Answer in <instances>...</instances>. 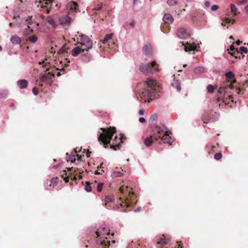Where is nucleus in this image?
Instances as JSON below:
<instances>
[{"instance_id":"42","label":"nucleus","mask_w":248,"mask_h":248,"mask_svg":"<svg viewBox=\"0 0 248 248\" xmlns=\"http://www.w3.org/2000/svg\"><path fill=\"white\" fill-rule=\"evenodd\" d=\"M177 3L176 0H168L167 3L170 6H173Z\"/></svg>"},{"instance_id":"33","label":"nucleus","mask_w":248,"mask_h":248,"mask_svg":"<svg viewBox=\"0 0 248 248\" xmlns=\"http://www.w3.org/2000/svg\"><path fill=\"white\" fill-rule=\"evenodd\" d=\"M161 30L164 33H168L170 31V27L165 24H162L161 25Z\"/></svg>"},{"instance_id":"61","label":"nucleus","mask_w":248,"mask_h":248,"mask_svg":"<svg viewBox=\"0 0 248 248\" xmlns=\"http://www.w3.org/2000/svg\"><path fill=\"white\" fill-rule=\"evenodd\" d=\"M77 177H76L75 175H74V176H73V178H71V179H72V180H77Z\"/></svg>"},{"instance_id":"59","label":"nucleus","mask_w":248,"mask_h":248,"mask_svg":"<svg viewBox=\"0 0 248 248\" xmlns=\"http://www.w3.org/2000/svg\"><path fill=\"white\" fill-rule=\"evenodd\" d=\"M235 43L237 45H240L242 43V42L239 40H237L236 41Z\"/></svg>"},{"instance_id":"60","label":"nucleus","mask_w":248,"mask_h":248,"mask_svg":"<svg viewBox=\"0 0 248 248\" xmlns=\"http://www.w3.org/2000/svg\"><path fill=\"white\" fill-rule=\"evenodd\" d=\"M234 47L233 46H230V49H231V50H232H232H234Z\"/></svg>"},{"instance_id":"4","label":"nucleus","mask_w":248,"mask_h":248,"mask_svg":"<svg viewBox=\"0 0 248 248\" xmlns=\"http://www.w3.org/2000/svg\"><path fill=\"white\" fill-rule=\"evenodd\" d=\"M115 132V127H109L108 129L100 128L98 133V140L103 143L105 148H107Z\"/></svg>"},{"instance_id":"63","label":"nucleus","mask_w":248,"mask_h":248,"mask_svg":"<svg viewBox=\"0 0 248 248\" xmlns=\"http://www.w3.org/2000/svg\"><path fill=\"white\" fill-rule=\"evenodd\" d=\"M72 168H67V170L68 171H70L71 170H72Z\"/></svg>"},{"instance_id":"20","label":"nucleus","mask_w":248,"mask_h":248,"mask_svg":"<svg viewBox=\"0 0 248 248\" xmlns=\"http://www.w3.org/2000/svg\"><path fill=\"white\" fill-rule=\"evenodd\" d=\"M215 115L216 116H217V118L215 119L214 118H211L210 117L207 115L205 114L202 117V121L204 123L207 124L210 119H211L213 121H217L218 117H219V114L217 112H215Z\"/></svg>"},{"instance_id":"17","label":"nucleus","mask_w":248,"mask_h":248,"mask_svg":"<svg viewBox=\"0 0 248 248\" xmlns=\"http://www.w3.org/2000/svg\"><path fill=\"white\" fill-rule=\"evenodd\" d=\"M122 140L121 137L118 138L117 136H115L112 144L110 145V148L116 150V147L119 148L120 145L119 141L121 140L122 142Z\"/></svg>"},{"instance_id":"41","label":"nucleus","mask_w":248,"mask_h":248,"mask_svg":"<svg viewBox=\"0 0 248 248\" xmlns=\"http://www.w3.org/2000/svg\"><path fill=\"white\" fill-rule=\"evenodd\" d=\"M103 184L102 183H100L98 184L97 186V190L98 192H100L103 189Z\"/></svg>"},{"instance_id":"6","label":"nucleus","mask_w":248,"mask_h":248,"mask_svg":"<svg viewBox=\"0 0 248 248\" xmlns=\"http://www.w3.org/2000/svg\"><path fill=\"white\" fill-rule=\"evenodd\" d=\"M153 69H154L156 71H159L160 70L159 68V65L156 64V62L155 61L142 64L140 67V71L145 74H152Z\"/></svg>"},{"instance_id":"3","label":"nucleus","mask_w":248,"mask_h":248,"mask_svg":"<svg viewBox=\"0 0 248 248\" xmlns=\"http://www.w3.org/2000/svg\"><path fill=\"white\" fill-rule=\"evenodd\" d=\"M120 191L123 194V196L120 197L122 203L120 204L123 206V204L127 207L131 205L136 204L137 201L135 200V194L133 192L130 191L128 186H122L120 187Z\"/></svg>"},{"instance_id":"35","label":"nucleus","mask_w":248,"mask_h":248,"mask_svg":"<svg viewBox=\"0 0 248 248\" xmlns=\"http://www.w3.org/2000/svg\"><path fill=\"white\" fill-rule=\"evenodd\" d=\"M157 119V114H153L151 116L149 121L151 123H154V122L156 121Z\"/></svg>"},{"instance_id":"50","label":"nucleus","mask_w":248,"mask_h":248,"mask_svg":"<svg viewBox=\"0 0 248 248\" xmlns=\"http://www.w3.org/2000/svg\"><path fill=\"white\" fill-rule=\"evenodd\" d=\"M32 92L35 95L38 94V89L36 87H34L32 89Z\"/></svg>"},{"instance_id":"16","label":"nucleus","mask_w":248,"mask_h":248,"mask_svg":"<svg viewBox=\"0 0 248 248\" xmlns=\"http://www.w3.org/2000/svg\"><path fill=\"white\" fill-rule=\"evenodd\" d=\"M39 3L38 7L40 6L41 8H44L46 7L48 4H50L52 6L56 2L54 0H40Z\"/></svg>"},{"instance_id":"64","label":"nucleus","mask_w":248,"mask_h":248,"mask_svg":"<svg viewBox=\"0 0 248 248\" xmlns=\"http://www.w3.org/2000/svg\"><path fill=\"white\" fill-rule=\"evenodd\" d=\"M46 13L47 14H48L49 13V12H50V10L48 9H46Z\"/></svg>"},{"instance_id":"51","label":"nucleus","mask_w":248,"mask_h":248,"mask_svg":"<svg viewBox=\"0 0 248 248\" xmlns=\"http://www.w3.org/2000/svg\"><path fill=\"white\" fill-rule=\"evenodd\" d=\"M104 172V170L102 169L96 170L95 172V174H101Z\"/></svg>"},{"instance_id":"8","label":"nucleus","mask_w":248,"mask_h":248,"mask_svg":"<svg viewBox=\"0 0 248 248\" xmlns=\"http://www.w3.org/2000/svg\"><path fill=\"white\" fill-rule=\"evenodd\" d=\"M80 46L84 49V50L88 51L93 46L92 41L87 36L81 35L80 36Z\"/></svg>"},{"instance_id":"40","label":"nucleus","mask_w":248,"mask_h":248,"mask_svg":"<svg viewBox=\"0 0 248 248\" xmlns=\"http://www.w3.org/2000/svg\"><path fill=\"white\" fill-rule=\"evenodd\" d=\"M239 49L241 53H244L246 54L248 52V48L246 47L241 46Z\"/></svg>"},{"instance_id":"38","label":"nucleus","mask_w":248,"mask_h":248,"mask_svg":"<svg viewBox=\"0 0 248 248\" xmlns=\"http://www.w3.org/2000/svg\"><path fill=\"white\" fill-rule=\"evenodd\" d=\"M85 189L88 192L92 191V187L89 183L86 182V184L85 186Z\"/></svg>"},{"instance_id":"18","label":"nucleus","mask_w":248,"mask_h":248,"mask_svg":"<svg viewBox=\"0 0 248 248\" xmlns=\"http://www.w3.org/2000/svg\"><path fill=\"white\" fill-rule=\"evenodd\" d=\"M162 20L165 23L170 24L173 22V18L170 14L166 13L164 15Z\"/></svg>"},{"instance_id":"12","label":"nucleus","mask_w":248,"mask_h":248,"mask_svg":"<svg viewBox=\"0 0 248 248\" xmlns=\"http://www.w3.org/2000/svg\"><path fill=\"white\" fill-rule=\"evenodd\" d=\"M228 89H229V87L227 86H224V84L222 83L217 92L218 97L219 98H224Z\"/></svg>"},{"instance_id":"58","label":"nucleus","mask_w":248,"mask_h":248,"mask_svg":"<svg viewBox=\"0 0 248 248\" xmlns=\"http://www.w3.org/2000/svg\"><path fill=\"white\" fill-rule=\"evenodd\" d=\"M235 92L237 94H239L241 92V90L237 88L236 89Z\"/></svg>"},{"instance_id":"48","label":"nucleus","mask_w":248,"mask_h":248,"mask_svg":"<svg viewBox=\"0 0 248 248\" xmlns=\"http://www.w3.org/2000/svg\"><path fill=\"white\" fill-rule=\"evenodd\" d=\"M140 3H141V2L140 0H133V5L134 6H137Z\"/></svg>"},{"instance_id":"62","label":"nucleus","mask_w":248,"mask_h":248,"mask_svg":"<svg viewBox=\"0 0 248 248\" xmlns=\"http://www.w3.org/2000/svg\"><path fill=\"white\" fill-rule=\"evenodd\" d=\"M63 174L62 175V177H63V175H64V174H65V175H66V174H67V173H66V171H65V170H63Z\"/></svg>"},{"instance_id":"56","label":"nucleus","mask_w":248,"mask_h":248,"mask_svg":"<svg viewBox=\"0 0 248 248\" xmlns=\"http://www.w3.org/2000/svg\"><path fill=\"white\" fill-rule=\"evenodd\" d=\"M63 180H64V181L67 183L69 181V177H63Z\"/></svg>"},{"instance_id":"21","label":"nucleus","mask_w":248,"mask_h":248,"mask_svg":"<svg viewBox=\"0 0 248 248\" xmlns=\"http://www.w3.org/2000/svg\"><path fill=\"white\" fill-rule=\"evenodd\" d=\"M84 49L81 46H78L75 47L72 51V55L73 56H78L79 54L81 52H84Z\"/></svg>"},{"instance_id":"15","label":"nucleus","mask_w":248,"mask_h":248,"mask_svg":"<svg viewBox=\"0 0 248 248\" xmlns=\"http://www.w3.org/2000/svg\"><path fill=\"white\" fill-rule=\"evenodd\" d=\"M116 169L117 170H113L111 174V177L112 178L121 177L124 174V173L126 172L125 171H124L121 168L120 169H118L117 168H116Z\"/></svg>"},{"instance_id":"23","label":"nucleus","mask_w":248,"mask_h":248,"mask_svg":"<svg viewBox=\"0 0 248 248\" xmlns=\"http://www.w3.org/2000/svg\"><path fill=\"white\" fill-rule=\"evenodd\" d=\"M143 53L147 56L151 55L152 54V47L150 45H147L143 46L142 49Z\"/></svg>"},{"instance_id":"1","label":"nucleus","mask_w":248,"mask_h":248,"mask_svg":"<svg viewBox=\"0 0 248 248\" xmlns=\"http://www.w3.org/2000/svg\"><path fill=\"white\" fill-rule=\"evenodd\" d=\"M145 88L140 90V98L145 102H150L155 99L159 92V86L156 80L149 78L144 83Z\"/></svg>"},{"instance_id":"2","label":"nucleus","mask_w":248,"mask_h":248,"mask_svg":"<svg viewBox=\"0 0 248 248\" xmlns=\"http://www.w3.org/2000/svg\"><path fill=\"white\" fill-rule=\"evenodd\" d=\"M156 130L157 134L154 135L150 137H147L145 139L144 142L147 147H150L153 140H157L158 139H161L165 143H170L172 139L170 136V132L167 128L164 125L156 126Z\"/></svg>"},{"instance_id":"45","label":"nucleus","mask_w":248,"mask_h":248,"mask_svg":"<svg viewBox=\"0 0 248 248\" xmlns=\"http://www.w3.org/2000/svg\"><path fill=\"white\" fill-rule=\"evenodd\" d=\"M219 8V6L215 4L211 7V10L212 11H216Z\"/></svg>"},{"instance_id":"53","label":"nucleus","mask_w":248,"mask_h":248,"mask_svg":"<svg viewBox=\"0 0 248 248\" xmlns=\"http://www.w3.org/2000/svg\"><path fill=\"white\" fill-rule=\"evenodd\" d=\"M139 122L141 123H144L145 122V119L143 117H140V118L139 119Z\"/></svg>"},{"instance_id":"55","label":"nucleus","mask_w":248,"mask_h":248,"mask_svg":"<svg viewBox=\"0 0 248 248\" xmlns=\"http://www.w3.org/2000/svg\"><path fill=\"white\" fill-rule=\"evenodd\" d=\"M135 22L134 21H132L130 23V26L132 27H133L134 26H135Z\"/></svg>"},{"instance_id":"31","label":"nucleus","mask_w":248,"mask_h":248,"mask_svg":"<svg viewBox=\"0 0 248 248\" xmlns=\"http://www.w3.org/2000/svg\"><path fill=\"white\" fill-rule=\"evenodd\" d=\"M58 181H59V178H58V177L53 178L50 181L47 180V183H49V185L50 186H52L53 187H54V186H56L57 185Z\"/></svg>"},{"instance_id":"7","label":"nucleus","mask_w":248,"mask_h":248,"mask_svg":"<svg viewBox=\"0 0 248 248\" xmlns=\"http://www.w3.org/2000/svg\"><path fill=\"white\" fill-rule=\"evenodd\" d=\"M225 80L223 82L224 86H227L229 89H232L234 87L233 84L236 82V78L234 74L230 71L225 74Z\"/></svg>"},{"instance_id":"39","label":"nucleus","mask_w":248,"mask_h":248,"mask_svg":"<svg viewBox=\"0 0 248 248\" xmlns=\"http://www.w3.org/2000/svg\"><path fill=\"white\" fill-rule=\"evenodd\" d=\"M230 9L231 12L234 14V15H236L237 8L233 4H231L230 5Z\"/></svg>"},{"instance_id":"22","label":"nucleus","mask_w":248,"mask_h":248,"mask_svg":"<svg viewBox=\"0 0 248 248\" xmlns=\"http://www.w3.org/2000/svg\"><path fill=\"white\" fill-rule=\"evenodd\" d=\"M10 40L11 42L15 45H18L20 44L21 42V39L16 34L12 35L11 37Z\"/></svg>"},{"instance_id":"29","label":"nucleus","mask_w":248,"mask_h":248,"mask_svg":"<svg viewBox=\"0 0 248 248\" xmlns=\"http://www.w3.org/2000/svg\"><path fill=\"white\" fill-rule=\"evenodd\" d=\"M33 31V30L32 29H30V27L29 25L27 26V28L25 29H24L22 31V32L23 33V34L24 36H27L31 33H32Z\"/></svg>"},{"instance_id":"32","label":"nucleus","mask_w":248,"mask_h":248,"mask_svg":"<svg viewBox=\"0 0 248 248\" xmlns=\"http://www.w3.org/2000/svg\"><path fill=\"white\" fill-rule=\"evenodd\" d=\"M113 36V33H109V34H107L104 39L101 40V41L102 42V43L103 44H106L109 40H111V38H112V37Z\"/></svg>"},{"instance_id":"24","label":"nucleus","mask_w":248,"mask_h":248,"mask_svg":"<svg viewBox=\"0 0 248 248\" xmlns=\"http://www.w3.org/2000/svg\"><path fill=\"white\" fill-rule=\"evenodd\" d=\"M234 21V20H232L229 17H225L222 20L221 25L222 26H226V25L233 24Z\"/></svg>"},{"instance_id":"25","label":"nucleus","mask_w":248,"mask_h":248,"mask_svg":"<svg viewBox=\"0 0 248 248\" xmlns=\"http://www.w3.org/2000/svg\"><path fill=\"white\" fill-rule=\"evenodd\" d=\"M114 200V197L112 195H107L105 197V205L106 206V207L108 209L110 208V207H109L108 204L109 203L112 202Z\"/></svg>"},{"instance_id":"13","label":"nucleus","mask_w":248,"mask_h":248,"mask_svg":"<svg viewBox=\"0 0 248 248\" xmlns=\"http://www.w3.org/2000/svg\"><path fill=\"white\" fill-rule=\"evenodd\" d=\"M54 77V74H50V72H48L46 74H41L40 77L41 82H50L52 78Z\"/></svg>"},{"instance_id":"36","label":"nucleus","mask_w":248,"mask_h":248,"mask_svg":"<svg viewBox=\"0 0 248 248\" xmlns=\"http://www.w3.org/2000/svg\"><path fill=\"white\" fill-rule=\"evenodd\" d=\"M206 89H207V92L210 93H213L214 91V87L212 85H208L207 86Z\"/></svg>"},{"instance_id":"19","label":"nucleus","mask_w":248,"mask_h":248,"mask_svg":"<svg viewBox=\"0 0 248 248\" xmlns=\"http://www.w3.org/2000/svg\"><path fill=\"white\" fill-rule=\"evenodd\" d=\"M177 36L180 39H185L188 35V33L184 28H180L178 30Z\"/></svg>"},{"instance_id":"52","label":"nucleus","mask_w":248,"mask_h":248,"mask_svg":"<svg viewBox=\"0 0 248 248\" xmlns=\"http://www.w3.org/2000/svg\"><path fill=\"white\" fill-rule=\"evenodd\" d=\"M204 6L206 8L209 7L210 6V2L209 1H205Z\"/></svg>"},{"instance_id":"28","label":"nucleus","mask_w":248,"mask_h":248,"mask_svg":"<svg viewBox=\"0 0 248 248\" xmlns=\"http://www.w3.org/2000/svg\"><path fill=\"white\" fill-rule=\"evenodd\" d=\"M171 84L173 87L176 89L177 91L179 92L181 91V88L180 86V82L178 80H175L174 79Z\"/></svg>"},{"instance_id":"5","label":"nucleus","mask_w":248,"mask_h":248,"mask_svg":"<svg viewBox=\"0 0 248 248\" xmlns=\"http://www.w3.org/2000/svg\"><path fill=\"white\" fill-rule=\"evenodd\" d=\"M109 230L104 225H101L94 233V235L96 238V243L100 244L103 247H108L110 245V241L106 240V235L109 234Z\"/></svg>"},{"instance_id":"47","label":"nucleus","mask_w":248,"mask_h":248,"mask_svg":"<svg viewBox=\"0 0 248 248\" xmlns=\"http://www.w3.org/2000/svg\"><path fill=\"white\" fill-rule=\"evenodd\" d=\"M8 94V91H3L2 93H0V95L1 97H6Z\"/></svg>"},{"instance_id":"10","label":"nucleus","mask_w":248,"mask_h":248,"mask_svg":"<svg viewBox=\"0 0 248 248\" xmlns=\"http://www.w3.org/2000/svg\"><path fill=\"white\" fill-rule=\"evenodd\" d=\"M78 4L76 2L70 1L66 5L69 15H72L77 12Z\"/></svg>"},{"instance_id":"11","label":"nucleus","mask_w":248,"mask_h":248,"mask_svg":"<svg viewBox=\"0 0 248 248\" xmlns=\"http://www.w3.org/2000/svg\"><path fill=\"white\" fill-rule=\"evenodd\" d=\"M80 149H78V148L75 149V153H72V154L69 155L68 153H66V160L67 161H71L72 162H74L76 160V157H78V155L77 154L78 152H79Z\"/></svg>"},{"instance_id":"44","label":"nucleus","mask_w":248,"mask_h":248,"mask_svg":"<svg viewBox=\"0 0 248 248\" xmlns=\"http://www.w3.org/2000/svg\"><path fill=\"white\" fill-rule=\"evenodd\" d=\"M167 242V240L164 238H160L159 241L158 242L159 244L163 245H165Z\"/></svg>"},{"instance_id":"49","label":"nucleus","mask_w":248,"mask_h":248,"mask_svg":"<svg viewBox=\"0 0 248 248\" xmlns=\"http://www.w3.org/2000/svg\"><path fill=\"white\" fill-rule=\"evenodd\" d=\"M45 186L46 189H47L48 190H51V188L50 187L51 186H50L49 185V183H47V180L46 181V182H45Z\"/></svg>"},{"instance_id":"34","label":"nucleus","mask_w":248,"mask_h":248,"mask_svg":"<svg viewBox=\"0 0 248 248\" xmlns=\"http://www.w3.org/2000/svg\"><path fill=\"white\" fill-rule=\"evenodd\" d=\"M37 37L35 35L29 36L27 41H29L32 43H34L37 41Z\"/></svg>"},{"instance_id":"37","label":"nucleus","mask_w":248,"mask_h":248,"mask_svg":"<svg viewBox=\"0 0 248 248\" xmlns=\"http://www.w3.org/2000/svg\"><path fill=\"white\" fill-rule=\"evenodd\" d=\"M91 57V55L87 53L86 55H85V57L83 58V61L86 62H88L90 61Z\"/></svg>"},{"instance_id":"14","label":"nucleus","mask_w":248,"mask_h":248,"mask_svg":"<svg viewBox=\"0 0 248 248\" xmlns=\"http://www.w3.org/2000/svg\"><path fill=\"white\" fill-rule=\"evenodd\" d=\"M59 20L61 24H69L71 21V18L68 15H62L59 17Z\"/></svg>"},{"instance_id":"46","label":"nucleus","mask_w":248,"mask_h":248,"mask_svg":"<svg viewBox=\"0 0 248 248\" xmlns=\"http://www.w3.org/2000/svg\"><path fill=\"white\" fill-rule=\"evenodd\" d=\"M102 6V4H99L96 5L93 10L95 11H99L101 10Z\"/></svg>"},{"instance_id":"43","label":"nucleus","mask_w":248,"mask_h":248,"mask_svg":"<svg viewBox=\"0 0 248 248\" xmlns=\"http://www.w3.org/2000/svg\"><path fill=\"white\" fill-rule=\"evenodd\" d=\"M222 157V154L221 153H217L214 155V158L216 160H218Z\"/></svg>"},{"instance_id":"54","label":"nucleus","mask_w":248,"mask_h":248,"mask_svg":"<svg viewBox=\"0 0 248 248\" xmlns=\"http://www.w3.org/2000/svg\"><path fill=\"white\" fill-rule=\"evenodd\" d=\"M144 111L143 109H140L139 111V113L140 115H142L144 114Z\"/></svg>"},{"instance_id":"9","label":"nucleus","mask_w":248,"mask_h":248,"mask_svg":"<svg viewBox=\"0 0 248 248\" xmlns=\"http://www.w3.org/2000/svg\"><path fill=\"white\" fill-rule=\"evenodd\" d=\"M180 44L181 46H184V49L185 51L194 50L196 49L197 48L199 47L200 45L199 43L194 42L193 40L190 41L189 43L187 42L186 44H185L183 42H181Z\"/></svg>"},{"instance_id":"30","label":"nucleus","mask_w":248,"mask_h":248,"mask_svg":"<svg viewBox=\"0 0 248 248\" xmlns=\"http://www.w3.org/2000/svg\"><path fill=\"white\" fill-rule=\"evenodd\" d=\"M47 22L53 27H56L57 24L54 19L51 16H48L46 17Z\"/></svg>"},{"instance_id":"26","label":"nucleus","mask_w":248,"mask_h":248,"mask_svg":"<svg viewBox=\"0 0 248 248\" xmlns=\"http://www.w3.org/2000/svg\"><path fill=\"white\" fill-rule=\"evenodd\" d=\"M206 72V69L202 66L196 67L194 70V72L196 74L201 75Z\"/></svg>"},{"instance_id":"57","label":"nucleus","mask_w":248,"mask_h":248,"mask_svg":"<svg viewBox=\"0 0 248 248\" xmlns=\"http://www.w3.org/2000/svg\"><path fill=\"white\" fill-rule=\"evenodd\" d=\"M26 21L28 22V23L29 24V25H32V21L31 20V19H27L26 20Z\"/></svg>"},{"instance_id":"27","label":"nucleus","mask_w":248,"mask_h":248,"mask_svg":"<svg viewBox=\"0 0 248 248\" xmlns=\"http://www.w3.org/2000/svg\"><path fill=\"white\" fill-rule=\"evenodd\" d=\"M17 84L20 89H24L28 85V81L25 79L19 80L17 81Z\"/></svg>"}]
</instances>
